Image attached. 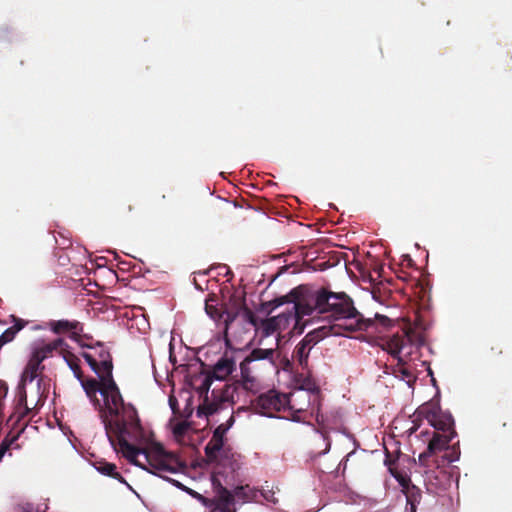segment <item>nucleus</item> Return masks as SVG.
<instances>
[{"instance_id":"obj_14","label":"nucleus","mask_w":512,"mask_h":512,"mask_svg":"<svg viewBox=\"0 0 512 512\" xmlns=\"http://www.w3.org/2000/svg\"><path fill=\"white\" fill-rule=\"evenodd\" d=\"M222 475L223 472L220 470V467H217L211 478L213 488L216 492V506L219 510L232 508L235 500L233 493H231L225 486H223L219 478Z\"/></svg>"},{"instance_id":"obj_40","label":"nucleus","mask_w":512,"mask_h":512,"mask_svg":"<svg viewBox=\"0 0 512 512\" xmlns=\"http://www.w3.org/2000/svg\"><path fill=\"white\" fill-rule=\"evenodd\" d=\"M196 496H198L199 498L203 499L202 495H199V493H196Z\"/></svg>"},{"instance_id":"obj_4","label":"nucleus","mask_w":512,"mask_h":512,"mask_svg":"<svg viewBox=\"0 0 512 512\" xmlns=\"http://www.w3.org/2000/svg\"><path fill=\"white\" fill-rule=\"evenodd\" d=\"M379 345L386 350L392 357L397 359V370L403 380L407 383L416 380L413 372L405 366V358H410L415 350L424 345V336L412 327H406L391 336H380Z\"/></svg>"},{"instance_id":"obj_32","label":"nucleus","mask_w":512,"mask_h":512,"mask_svg":"<svg viewBox=\"0 0 512 512\" xmlns=\"http://www.w3.org/2000/svg\"><path fill=\"white\" fill-rule=\"evenodd\" d=\"M8 394V385L5 381L0 382V400H5Z\"/></svg>"},{"instance_id":"obj_41","label":"nucleus","mask_w":512,"mask_h":512,"mask_svg":"<svg viewBox=\"0 0 512 512\" xmlns=\"http://www.w3.org/2000/svg\"><path fill=\"white\" fill-rule=\"evenodd\" d=\"M196 496H198L199 498L203 499L202 495H199V493H196Z\"/></svg>"},{"instance_id":"obj_15","label":"nucleus","mask_w":512,"mask_h":512,"mask_svg":"<svg viewBox=\"0 0 512 512\" xmlns=\"http://www.w3.org/2000/svg\"><path fill=\"white\" fill-rule=\"evenodd\" d=\"M235 370V360L225 354L215 363L209 373L216 380H226Z\"/></svg>"},{"instance_id":"obj_19","label":"nucleus","mask_w":512,"mask_h":512,"mask_svg":"<svg viewBox=\"0 0 512 512\" xmlns=\"http://www.w3.org/2000/svg\"><path fill=\"white\" fill-rule=\"evenodd\" d=\"M42 362L43 361L40 360V358L32 352L30 359L22 373L21 382H32L38 376V374L44 369Z\"/></svg>"},{"instance_id":"obj_20","label":"nucleus","mask_w":512,"mask_h":512,"mask_svg":"<svg viewBox=\"0 0 512 512\" xmlns=\"http://www.w3.org/2000/svg\"><path fill=\"white\" fill-rule=\"evenodd\" d=\"M205 311L206 313L213 319V320H219L223 317L225 314L226 317L224 319L226 329L228 328V325L234 321L236 314H231L229 312H223L221 308H218L217 300L215 298H211L206 300L205 302Z\"/></svg>"},{"instance_id":"obj_7","label":"nucleus","mask_w":512,"mask_h":512,"mask_svg":"<svg viewBox=\"0 0 512 512\" xmlns=\"http://www.w3.org/2000/svg\"><path fill=\"white\" fill-rule=\"evenodd\" d=\"M340 334V328L337 326H321L313 329L294 348L293 361L297 362L303 370H308V359L312 348L328 335Z\"/></svg>"},{"instance_id":"obj_24","label":"nucleus","mask_w":512,"mask_h":512,"mask_svg":"<svg viewBox=\"0 0 512 512\" xmlns=\"http://www.w3.org/2000/svg\"><path fill=\"white\" fill-rule=\"evenodd\" d=\"M503 355V348L499 343H493L486 353V357L490 361H497Z\"/></svg>"},{"instance_id":"obj_25","label":"nucleus","mask_w":512,"mask_h":512,"mask_svg":"<svg viewBox=\"0 0 512 512\" xmlns=\"http://www.w3.org/2000/svg\"><path fill=\"white\" fill-rule=\"evenodd\" d=\"M262 326L267 335L274 333L278 328V317L266 319Z\"/></svg>"},{"instance_id":"obj_21","label":"nucleus","mask_w":512,"mask_h":512,"mask_svg":"<svg viewBox=\"0 0 512 512\" xmlns=\"http://www.w3.org/2000/svg\"><path fill=\"white\" fill-rule=\"evenodd\" d=\"M15 410L18 414L16 422L27 416L30 412V408L27 405V394L25 390V383L20 382L18 386V395L15 404Z\"/></svg>"},{"instance_id":"obj_22","label":"nucleus","mask_w":512,"mask_h":512,"mask_svg":"<svg viewBox=\"0 0 512 512\" xmlns=\"http://www.w3.org/2000/svg\"><path fill=\"white\" fill-rule=\"evenodd\" d=\"M95 468L103 475L117 480H123L122 475L117 472V467L114 463L107 462L106 460H100L95 463Z\"/></svg>"},{"instance_id":"obj_36","label":"nucleus","mask_w":512,"mask_h":512,"mask_svg":"<svg viewBox=\"0 0 512 512\" xmlns=\"http://www.w3.org/2000/svg\"><path fill=\"white\" fill-rule=\"evenodd\" d=\"M221 512H236L233 508H227L220 510Z\"/></svg>"},{"instance_id":"obj_26","label":"nucleus","mask_w":512,"mask_h":512,"mask_svg":"<svg viewBox=\"0 0 512 512\" xmlns=\"http://www.w3.org/2000/svg\"><path fill=\"white\" fill-rule=\"evenodd\" d=\"M241 309L243 310V316L245 318V320L249 323H251L252 325L256 326L257 325V318H256V315L254 314V312L247 308L245 303H242L241 304Z\"/></svg>"},{"instance_id":"obj_31","label":"nucleus","mask_w":512,"mask_h":512,"mask_svg":"<svg viewBox=\"0 0 512 512\" xmlns=\"http://www.w3.org/2000/svg\"><path fill=\"white\" fill-rule=\"evenodd\" d=\"M234 498L235 497H238V498H242V499H246L248 496L246 495L245 493V487L244 486H237L234 490Z\"/></svg>"},{"instance_id":"obj_28","label":"nucleus","mask_w":512,"mask_h":512,"mask_svg":"<svg viewBox=\"0 0 512 512\" xmlns=\"http://www.w3.org/2000/svg\"><path fill=\"white\" fill-rule=\"evenodd\" d=\"M451 452L449 454H446L445 455V458L449 461V462H454V461H457L460 457V450H459V447L456 446V445H453L452 447H450Z\"/></svg>"},{"instance_id":"obj_6","label":"nucleus","mask_w":512,"mask_h":512,"mask_svg":"<svg viewBox=\"0 0 512 512\" xmlns=\"http://www.w3.org/2000/svg\"><path fill=\"white\" fill-rule=\"evenodd\" d=\"M413 426L408 430L410 434L416 432L426 419L435 430L450 434L454 430V419L450 413L443 412L437 401L431 400L420 405L413 414Z\"/></svg>"},{"instance_id":"obj_11","label":"nucleus","mask_w":512,"mask_h":512,"mask_svg":"<svg viewBox=\"0 0 512 512\" xmlns=\"http://www.w3.org/2000/svg\"><path fill=\"white\" fill-rule=\"evenodd\" d=\"M432 435L426 450L419 455V462L423 466H428V459L432 455L443 449H450L449 443L456 436V431H452L450 434H440L434 431Z\"/></svg>"},{"instance_id":"obj_13","label":"nucleus","mask_w":512,"mask_h":512,"mask_svg":"<svg viewBox=\"0 0 512 512\" xmlns=\"http://www.w3.org/2000/svg\"><path fill=\"white\" fill-rule=\"evenodd\" d=\"M402 487V492L406 496L407 507L410 512H417V507L422 500V490L411 482L407 475H394Z\"/></svg>"},{"instance_id":"obj_1","label":"nucleus","mask_w":512,"mask_h":512,"mask_svg":"<svg viewBox=\"0 0 512 512\" xmlns=\"http://www.w3.org/2000/svg\"><path fill=\"white\" fill-rule=\"evenodd\" d=\"M100 378L103 403L100 402V408L95 409L99 412L110 443L115 447L117 440L123 456L130 463L150 473L164 478V472H178L184 465L175 454L165 451L162 445L155 443L147 448H137L126 440L125 435L130 430L140 429L137 410L132 404L124 402L113 375Z\"/></svg>"},{"instance_id":"obj_9","label":"nucleus","mask_w":512,"mask_h":512,"mask_svg":"<svg viewBox=\"0 0 512 512\" xmlns=\"http://www.w3.org/2000/svg\"><path fill=\"white\" fill-rule=\"evenodd\" d=\"M94 349L95 354L88 352H84L82 354L85 361L97 374L98 378H105L108 377V375H113V362L109 350L106 349L102 344H98Z\"/></svg>"},{"instance_id":"obj_29","label":"nucleus","mask_w":512,"mask_h":512,"mask_svg":"<svg viewBox=\"0 0 512 512\" xmlns=\"http://www.w3.org/2000/svg\"><path fill=\"white\" fill-rule=\"evenodd\" d=\"M385 464L388 466V469L393 476L394 475H402L401 473L396 471V469L394 467L395 460L391 457V455L388 452L386 453Z\"/></svg>"},{"instance_id":"obj_33","label":"nucleus","mask_w":512,"mask_h":512,"mask_svg":"<svg viewBox=\"0 0 512 512\" xmlns=\"http://www.w3.org/2000/svg\"><path fill=\"white\" fill-rule=\"evenodd\" d=\"M169 404L171 406V409L173 410L174 413H176V407H177V400L173 397H170L169 398Z\"/></svg>"},{"instance_id":"obj_38","label":"nucleus","mask_w":512,"mask_h":512,"mask_svg":"<svg viewBox=\"0 0 512 512\" xmlns=\"http://www.w3.org/2000/svg\"><path fill=\"white\" fill-rule=\"evenodd\" d=\"M132 209H133V208H132V206H131V205H129V206H128V210H129V211H132Z\"/></svg>"},{"instance_id":"obj_12","label":"nucleus","mask_w":512,"mask_h":512,"mask_svg":"<svg viewBox=\"0 0 512 512\" xmlns=\"http://www.w3.org/2000/svg\"><path fill=\"white\" fill-rule=\"evenodd\" d=\"M200 378H201V383L198 386L197 391L200 394V396L204 397V399H203V403L201 405H199V407L197 409V416L198 417H202V416L207 417L209 415H212V414L218 412V411L210 412V410L208 408L211 406V404L216 402V397L214 395V392H219L222 390V388L221 389H213L212 393H211V399H210L208 396V392L210 390V387L212 385L214 377L208 372L206 374H203V376H201Z\"/></svg>"},{"instance_id":"obj_35","label":"nucleus","mask_w":512,"mask_h":512,"mask_svg":"<svg viewBox=\"0 0 512 512\" xmlns=\"http://www.w3.org/2000/svg\"><path fill=\"white\" fill-rule=\"evenodd\" d=\"M171 481H172V483H173L175 486H177V487H179V488H182V487H183V485H182L181 483H179L178 481H176V480H171Z\"/></svg>"},{"instance_id":"obj_23","label":"nucleus","mask_w":512,"mask_h":512,"mask_svg":"<svg viewBox=\"0 0 512 512\" xmlns=\"http://www.w3.org/2000/svg\"><path fill=\"white\" fill-rule=\"evenodd\" d=\"M63 358L66 361V363L68 364L69 368L73 371L75 377L78 380H82V377L84 375H83V372L80 367L79 358L67 350L65 351V353H63Z\"/></svg>"},{"instance_id":"obj_39","label":"nucleus","mask_w":512,"mask_h":512,"mask_svg":"<svg viewBox=\"0 0 512 512\" xmlns=\"http://www.w3.org/2000/svg\"><path fill=\"white\" fill-rule=\"evenodd\" d=\"M329 448H330V444H327V448L325 449V452L328 451Z\"/></svg>"},{"instance_id":"obj_34","label":"nucleus","mask_w":512,"mask_h":512,"mask_svg":"<svg viewBox=\"0 0 512 512\" xmlns=\"http://www.w3.org/2000/svg\"><path fill=\"white\" fill-rule=\"evenodd\" d=\"M4 407H5L4 400H0V416H2V414H3Z\"/></svg>"},{"instance_id":"obj_5","label":"nucleus","mask_w":512,"mask_h":512,"mask_svg":"<svg viewBox=\"0 0 512 512\" xmlns=\"http://www.w3.org/2000/svg\"><path fill=\"white\" fill-rule=\"evenodd\" d=\"M305 395L306 393L301 390H295L289 394H281L276 390H269L258 395L255 400L251 401V404L257 412L271 416L274 412H279L286 408L292 411H301L303 407L297 405V400Z\"/></svg>"},{"instance_id":"obj_37","label":"nucleus","mask_w":512,"mask_h":512,"mask_svg":"<svg viewBox=\"0 0 512 512\" xmlns=\"http://www.w3.org/2000/svg\"><path fill=\"white\" fill-rule=\"evenodd\" d=\"M428 434H429V432H427V431L426 432H421V435H428Z\"/></svg>"},{"instance_id":"obj_17","label":"nucleus","mask_w":512,"mask_h":512,"mask_svg":"<svg viewBox=\"0 0 512 512\" xmlns=\"http://www.w3.org/2000/svg\"><path fill=\"white\" fill-rule=\"evenodd\" d=\"M83 390L86 393V396L94 406V408H100V400L97 397V393L101 394L102 390V380L99 378L98 380L95 378H84L79 380Z\"/></svg>"},{"instance_id":"obj_27","label":"nucleus","mask_w":512,"mask_h":512,"mask_svg":"<svg viewBox=\"0 0 512 512\" xmlns=\"http://www.w3.org/2000/svg\"><path fill=\"white\" fill-rule=\"evenodd\" d=\"M301 391H304L306 393L305 396L301 397L299 400H297V405L302 406L303 409L300 412L306 411V409L309 407L310 404V392L306 389H300Z\"/></svg>"},{"instance_id":"obj_2","label":"nucleus","mask_w":512,"mask_h":512,"mask_svg":"<svg viewBox=\"0 0 512 512\" xmlns=\"http://www.w3.org/2000/svg\"><path fill=\"white\" fill-rule=\"evenodd\" d=\"M307 316L314 314L329 321L341 323L329 324L337 326L341 334L344 331H365L370 334H381L393 325L385 315L376 314L374 319H365L355 308L353 300L344 292H333L326 288L310 287Z\"/></svg>"},{"instance_id":"obj_3","label":"nucleus","mask_w":512,"mask_h":512,"mask_svg":"<svg viewBox=\"0 0 512 512\" xmlns=\"http://www.w3.org/2000/svg\"><path fill=\"white\" fill-rule=\"evenodd\" d=\"M275 350L255 348L240 363V378L231 384H225L222 390L214 392L216 402L208 408L211 411H221L231 408L239 401L240 390L249 394L256 395L261 390V382L259 379V360H269L273 363V355Z\"/></svg>"},{"instance_id":"obj_8","label":"nucleus","mask_w":512,"mask_h":512,"mask_svg":"<svg viewBox=\"0 0 512 512\" xmlns=\"http://www.w3.org/2000/svg\"><path fill=\"white\" fill-rule=\"evenodd\" d=\"M310 294V286L308 285H299L293 288L288 294L276 297L273 300L267 303V306L270 307L271 310L278 308L284 304L292 303L294 309V317L296 319V324L299 325L301 320L307 316V310L309 307L308 297Z\"/></svg>"},{"instance_id":"obj_16","label":"nucleus","mask_w":512,"mask_h":512,"mask_svg":"<svg viewBox=\"0 0 512 512\" xmlns=\"http://www.w3.org/2000/svg\"><path fill=\"white\" fill-rule=\"evenodd\" d=\"M48 326L51 331L55 334H63L66 332H71L70 337L75 339L80 332L83 330V326L79 321H69V320H52L48 323Z\"/></svg>"},{"instance_id":"obj_10","label":"nucleus","mask_w":512,"mask_h":512,"mask_svg":"<svg viewBox=\"0 0 512 512\" xmlns=\"http://www.w3.org/2000/svg\"><path fill=\"white\" fill-rule=\"evenodd\" d=\"M234 416L230 415L228 420L225 423H221L213 432V435L210 441L206 444L204 451L205 455L208 459V462L213 463L218 459V454L222 450L224 446V437L227 431L234 424Z\"/></svg>"},{"instance_id":"obj_18","label":"nucleus","mask_w":512,"mask_h":512,"mask_svg":"<svg viewBox=\"0 0 512 512\" xmlns=\"http://www.w3.org/2000/svg\"><path fill=\"white\" fill-rule=\"evenodd\" d=\"M67 343L62 338H57L50 343L44 344L33 350V353L44 361L46 358L52 356L54 351H58L62 356L66 351Z\"/></svg>"},{"instance_id":"obj_30","label":"nucleus","mask_w":512,"mask_h":512,"mask_svg":"<svg viewBox=\"0 0 512 512\" xmlns=\"http://www.w3.org/2000/svg\"><path fill=\"white\" fill-rule=\"evenodd\" d=\"M187 429H188V425L185 422H180L175 425V427L173 429V433L176 436H183L186 433Z\"/></svg>"}]
</instances>
